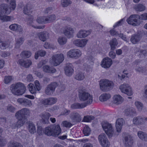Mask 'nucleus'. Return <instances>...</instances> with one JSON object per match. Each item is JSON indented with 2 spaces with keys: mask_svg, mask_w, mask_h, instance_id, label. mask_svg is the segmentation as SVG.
Listing matches in <instances>:
<instances>
[{
  "mask_svg": "<svg viewBox=\"0 0 147 147\" xmlns=\"http://www.w3.org/2000/svg\"><path fill=\"white\" fill-rule=\"evenodd\" d=\"M11 9L6 4L3 3L0 5V16L1 15L9 14Z\"/></svg>",
  "mask_w": 147,
  "mask_h": 147,
  "instance_id": "f8f14e48",
  "label": "nucleus"
},
{
  "mask_svg": "<svg viewBox=\"0 0 147 147\" xmlns=\"http://www.w3.org/2000/svg\"><path fill=\"white\" fill-rule=\"evenodd\" d=\"M18 63L20 65L26 68H29L32 64V61L29 59H20L18 60Z\"/></svg>",
  "mask_w": 147,
  "mask_h": 147,
  "instance_id": "5701e85b",
  "label": "nucleus"
},
{
  "mask_svg": "<svg viewBox=\"0 0 147 147\" xmlns=\"http://www.w3.org/2000/svg\"><path fill=\"white\" fill-rule=\"evenodd\" d=\"M28 86L31 93L34 94L36 93V90L33 84L30 83L28 85Z\"/></svg>",
  "mask_w": 147,
  "mask_h": 147,
  "instance_id": "8fccbe9b",
  "label": "nucleus"
},
{
  "mask_svg": "<svg viewBox=\"0 0 147 147\" xmlns=\"http://www.w3.org/2000/svg\"><path fill=\"white\" fill-rule=\"evenodd\" d=\"M7 110L9 112L13 113L16 110L15 108L11 105H9L7 107Z\"/></svg>",
  "mask_w": 147,
  "mask_h": 147,
  "instance_id": "680f3d73",
  "label": "nucleus"
},
{
  "mask_svg": "<svg viewBox=\"0 0 147 147\" xmlns=\"http://www.w3.org/2000/svg\"><path fill=\"white\" fill-rule=\"evenodd\" d=\"M53 130L52 126L46 127L44 129V133L48 136H52L54 137Z\"/></svg>",
  "mask_w": 147,
  "mask_h": 147,
  "instance_id": "473e14b6",
  "label": "nucleus"
},
{
  "mask_svg": "<svg viewBox=\"0 0 147 147\" xmlns=\"http://www.w3.org/2000/svg\"><path fill=\"white\" fill-rule=\"evenodd\" d=\"M118 44L117 40L115 38L112 39L111 41V50H114L116 48V47Z\"/></svg>",
  "mask_w": 147,
  "mask_h": 147,
  "instance_id": "c03bdc74",
  "label": "nucleus"
},
{
  "mask_svg": "<svg viewBox=\"0 0 147 147\" xmlns=\"http://www.w3.org/2000/svg\"><path fill=\"white\" fill-rule=\"evenodd\" d=\"M35 86L36 89L38 90L39 91L41 89V86L40 85L39 82L38 80H36L34 82Z\"/></svg>",
  "mask_w": 147,
  "mask_h": 147,
  "instance_id": "0e129e2a",
  "label": "nucleus"
},
{
  "mask_svg": "<svg viewBox=\"0 0 147 147\" xmlns=\"http://www.w3.org/2000/svg\"><path fill=\"white\" fill-rule=\"evenodd\" d=\"M32 8L31 5L30 4L28 3L24 7L23 11V13L25 14H29L31 12V9Z\"/></svg>",
  "mask_w": 147,
  "mask_h": 147,
  "instance_id": "c9c22d12",
  "label": "nucleus"
},
{
  "mask_svg": "<svg viewBox=\"0 0 147 147\" xmlns=\"http://www.w3.org/2000/svg\"><path fill=\"white\" fill-rule=\"evenodd\" d=\"M53 133L54 137H57L61 133V129L59 125H53L52 126Z\"/></svg>",
  "mask_w": 147,
  "mask_h": 147,
  "instance_id": "393cba45",
  "label": "nucleus"
},
{
  "mask_svg": "<svg viewBox=\"0 0 147 147\" xmlns=\"http://www.w3.org/2000/svg\"><path fill=\"white\" fill-rule=\"evenodd\" d=\"M125 115L126 116H133L136 114L135 109L133 108H131L125 110L124 111Z\"/></svg>",
  "mask_w": 147,
  "mask_h": 147,
  "instance_id": "7c9ffc66",
  "label": "nucleus"
},
{
  "mask_svg": "<svg viewBox=\"0 0 147 147\" xmlns=\"http://www.w3.org/2000/svg\"><path fill=\"white\" fill-rule=\"evenodd\" d=\"M73 68V66L71 63H69L66 64L64 70L65 74L67 76H70L72 75L74 71Z\"/></svg>",
  "mask_w": 147,
  "mask_h": 147,
  "instance_id": "dca6fc26",
  "label": "nucleus"
},
{
  "mask_svg": "<svg viewBox=\"0 0 147 147\" xmlns=\"http://www.w3.org/2000/svg\"><path fill=\"white\" fill-rule=\"evenodd\" d=\"M18 119V121L17 122L19 127L22 126L25 122L27 121V118H22L19 119L18 118H17Z\"/></svg>",
  "mask_w": 147,
  "mask_h": 147,
  "instance_id": "49530a36",
  "label": "nucleus"
},
{
  "mask_svg": "<svg viewBox=\"0 0 147 147\" xmlns=\"http://www.w3.org/2000/svg\"><path fill=\"white\" fill-rule=\"evenodd\" d=\"M0 20L3 21H8L11 20V17L9 16H5L4 14L1 15L0 16Z\"/></svg>",
  "mask_w": 147,
  "mask_h": 147,
  "instance_id": "4d7b16f0",
  "label": "nucleus"
},
{
  "mask_svg": "<svg viewBox=\"0 0 147 147\" xmlns=\"http://www.w3.org/2000/svg\"><path fill=\"white\" fill-rule=\"evenodd\" d=\"M98 138L100 144L102 146L107 147L109 146V142L104 134H101L98 136Z\"/></svg>",
  "mask_w": 147,
  "mask_h": 147,
  "instance_id": "9d476101",
  "label": "nucleus"
},
{
  "mask_svg": "<svg viewBox=\"0 0 147 147\" xmlns=\"http://www.w3.org/2000/svg\"><path fill=\"white\" fill-rule=\"evenodd\" d=\"M58 42L61 45H63L66 43L67 39L64 36H60L58 39Z\"/></svg>",
  "mask_w": 147,
  "mask_h": 147,
  "instance_id": "a19ab883",
  "label": "nucleus"
},
{
  "mask_svg": "<svg viewBox=\"0 0 147 147\" xmlns=\"http://www.w3.org/2000/svg\"><path fill=\"white\" fill-rule=\"evenodd\" d=\"M25 89V87L24 84L20 82L12 84L10 87L11 92L17 95H22L24 94Z\"/></svg>",
  "mask_w": 147,
  "mask_h": 147,
  "instance_id": "f03ea898",
  "label": "nucleus"
},
{
  "mask_svg": "<svg viewBox=\"0 0 147 147\" xmlns=\"http://www.w3.org/2000/svg\"><path fill=\"white\" fill-rule=\"evenodd\" d=\"M124 144L126 147H130L133 144L134 141L132 137L129 135H127L124 137Z\"/></svg>",
  "mask_w": 147,
  "mask_h": 147,
  "instance_id": "a211bd4d",
  "label": "nucleus"
},
{
  "mask_svg": "<svg viewBox=\"0 0 147 147\" xmlns=\"http://www.w3.org/2000/svg\"><path fill=\"white\" fill-rule=\"evenodd\" d=\"M58 85V84L55 82H52L48 85L45 88V92L46 94L50 95L52 94Z\"/></svg>",
  "mask_w": 147,
  "mask_h": 147,
  "instance_id": "1a4fd4ad",
  "label": "nucleus"
},
{
  "mask_svg": "<svg viewBox=\"0 0 147 147\" xmlns=\"http://www.w3.org/2000/svg\"><path fill=\"white\" fill-rule=\"evenodd\" d=\"M138 52L140 57L145 58L147 55V49H140Z\"/></svg>",
  "mask_w": 147,
  "mask_h": 147,
  "instance_id": "ea45409f",
  "label": "nucleus"
},
{
  "mask_svg": "<svg viewBox=\"0 0 147 147\" xmlns=\"http://www.w3.org/2000/svg\"><path fill=\"white\" fill-rule=\"evenodd\" d=\"M78 96L79 100L86 106L91 104L93 101L92 96L90 93L84 90H80L79 92Z\"/></svg>",
  "mask_w": 147,
  "mask_h": 147,
  "instance_id": "f257e3e1",
  "label": "nucleus"
},
{
  "mask_svg": "<svg viewBox=\"0 0 147 147\" xmlns=\"http://www.w3.org/2000/svg\"><path fill=\"white\" fill-rule=\"evenodd\" d=\"M110 98V95L109 94L104 93L102 94L99 97V100L102 102L107 100Z\"/></svg>",
  "mask_w": 147,
  "mask_h": 147,
  "instance_id": "72a5a7b5",
  "label": "nucleus"
},
{
  "mask_svg": "<svg viewBox=\"0 0 147 147\" xmlns=\"http://www.w3.org/2000/svg\"><path fill=\"white\" fill-rule=\"evenodd\" d=\"M7 143V141L5 139H4L3 138L0 136V146H4Z\"/></svg>",
  "mask_w": 147,
  "mask_h": 147,
  "instance_id": "338daca9",
  "label": "nucleus"
},
{
  "mask_svg": "<svg viewBox=\"0 0 147 147\" xmlns=\"http://www.w3.org/2000/svg\"><path fill=\"white\" fill-rule=\"evenodd\" d=\"M10 5L8 6L11 9V10H14L16 7V1L14 0H11L9 2Z\"/></svg>",
  "mask_w": 147,
  "mask_h": 147,
  "instance_id": "13d9d810",
  "label": "nucleus"
},
{
  "mask_svg": "<svg viewBox=\"0 0 147 147\" xmlns=\"http://www.w3.org/2000/svg\"><path fill=\"white\" fill-rule=\"evenodd\" d=\"M83 133L85 136H88L90 133V128L87 126H85L83 130Z\"/></svg>",
  "mask_w": 147,
  "mask_h": 147,
  "instance_id": "09e8293b",
  "label": "nucleus"
},
{
  "mask_svg": "<svg viewBox=\"0 0 147 147\" xmlns=\"http://www.w3.org/2000/svg\"><path fill=\"white\" fill-rule=\"evenodd\" d=\"M140 19V15L133 14L130 16L127 19L126 21L129 24L132 25L134 26H139L141 24Z\"/></svg>",
  "mask_w": 147,
  "mask_h": 147,
  "instance_id": "7ed1b4c3",
  "label": "nucleus"
},
{
  "mask_svg": "<svg viewBox=\"0 0 147 147\" xmlns=\"http://www.w3.org/2000/svg\"><path fill=\"white\" fill-rule=\"evenodd\" d=\"M45 20H46V17L42 16L38 17L36 20V21L39 24L47 23V22H45L46 21Z\"/></svg>",
  "mask_w": 147,
  "mask_h": 147,
  "instance_id": "603ef678",
  "label": "nucleus"
},
{
  "mask_svg": "<svg viewBox=\"0 0 147 147\" xmlns=\"http://www.w3.org/2000/svg\"><path fill=\"white\" fill-rule=\"evenodd\" d=\"M137 135L140 139L144 141H147V134L145 132L139 131L138 132Z\"/></svg>",
  "mask_w": 147,
  "mask_h": 147,
  "instance_id": "c756f323",
  "label": "nucleus"
},
{
  "mask_svg": "<svg viewBox=\"0 0 147 147\" xmlns=\"http://www.w3.org/2000/svg\"><path fill=\"white\" fill-rule=\"evenodd\" d=\"M141 38L142 36L139 34H134L131 36L130 41L133 44H136L140 41Z\"/></svg>",
  "mask_w": 147,
  "mask_h": 147,
  "instance_id": "cd10ccee",
  "label": "nucleus"
},
{
  "mask_svg": "<svg viewBox=\"0 0 147 147\" xmlns=\"http://www.w3.org/2000/svg\"><path fill=\"white\" fill-rule=\"evenodd\" d=\"M69 117L72 123H79L82 120V117L78 113L75 112L70 114Z\"/></svg>",
  "mask_w": 147,
  "mask_h": 147,
  "instance_id": "9b49d317",
  "label": "nucleus"
},
{
  "mask_svg": "<svg viewBox=\"0 0 147 147\" xmlns=\"http://www.w3.org/2000/svg\"><path fill=\"white\" fill-rule=\"evenodd\" d=\"M46 52L45 51L43 50H40L36 52L35 55V58L37 59L39 56L41 57L44 56L46 54Z\"/></svg>",
  "mask_w": 147,
  "mask_h": 147,
  "instance_id": "79ce46f5",
  "label": "nucleus"
},
{
  "mask_svg": "<svg viewBox=\"0 0 147 147\" xmlns=\"http://www.w3.org/2000/svg\"><path fill=\"white\" fill-rule=\"evenodd\" d=\"M24 40V39L22 37H21L18 38L16 40L15 48L17 49L19 48L20 45L23 43Z\"/></svg>",
  "mask_w": 147,
  "mask_h": 147,
  "instance_id": "4c0bfd02",
  "label": "nucleus"
},
{
  "mask_svg": "<svg viewBox=\"0 0 147 147\" xmlns=\"http://www.w3.org/2000/svg\"><path fill=\"white\" fill-rule=\"evenodd\" d=\"M74 32V30L73 29L70 27L65 28L63 31L64 34L68 38L73 37Z\"/></svg>",
  "mask_w": 147,
  "mask_h": 147,
  "instance_id": "aec40b11",
  "label": "nucleus"
},
{
  "mask_svg": "<svg viewBox=\"0 0 147 147\" xmlns=\"http://www.w3.org/2000/svg\"><path fill=\"white\" fill-rule=\"evenodd\" d=\"M82 55L81 51L77 49H73L70 50L67 53L68 57L75 59L80 57Z\"/></svg>",
  "mask_w": 147,
  "mask_h": 147,
  "instance_id": "0eeeda50",
  "label": "nucleus"
},
{
  "mask_svg": "<svg viewBox=\"0 0 147 147\" xmlns=\"http://www.w3.org/2000/svg\"><path fill=\"white\" fill-rule=\"evenodd\" d=\"M135 105L138 110L140 111H141L143 108V104L140 102L136 101L135 102Z\"/></svg>",
  "mask_w": 147,
  "mask_h": 147,
  "instance_id": "864d4df0",
  "label": "nucleus"
},
{
  "mask_svg": "<svg viewBox=\"0 0 147 147\" xmlns=\"http://www.w3.org/2000/svg\"><path fill=\"white\" fill-rule=\"evenodd\" d=\"M116 130V131H114L113 129L111 126V137H117L119 135V133Z\"/></svg>",
  "mask_w": 147,
  "mask_h": 147,
  "instance_id": "69168bd1",
  "label": "nucleus"
},
{
  "mask_svg": "<svg viewBox=\"0 0 147 147\" xmlns=\"http://www.w3.org/2000/svg\"><path fill=\"white\" fill-rule=\"evenodd\" d=\"M88 41V40L86 39H76L74 41L73 43L77 46L82 47L86 45Z\"/></svg>",
  "mask_w": 147,
  "mask_h": 147,
  "instance_id": "412c9836",
  "label": "nucleus"
},
{
  "mask_svg": "<svg viewBox=\"0 0 147 147\" xmlns=\"http://www.w3.org/2000/svg\"><path fill=\"white\" fill-rule=\"evenodd\" d=\"M63 125L66 127H70L73 125L71 123L67 121H63L62 123Z\"/></svg>",
  "mask_w": 147,
  "mask_h": 147,
  "instance_id": "052dcab7",
  "label": "nucleus"
},
{
  "mask_svg": "<svg viewBox=\"0 0 147 147\" xmlns=\"http://www.w3.org/2000/svg\"><path fill=\"white\" fill-rule=\"evenodd\" d=\"M31 53L29 51H23L20 54L21 57L24 58H29L31 55Z\"/></svg>",
  "mask_w": 147,
  "mask_h": 147,
  "instance_id": "e433bc0d",
  "label": "nucleus"
},
{
  "mask_svg": "<svg viewBox=\"0 0 147 147\" xmlns=\"http://www.w3.org/2000/svg\"><path fill=\"white\" fill-rule=\"evenodd\" d=\"M100 89L104 92L109 90L110 87V81L106 79H101L99 82Z\"/></svg>",
  "mask_w": 147,
  "mask_h": 147,
  "instance_id": "20e7f679",
  "label": "nucleus"
},
{
  "mask_svg": "<svg viewBox=\"0 0 147 147\" xmlns=\"http://www.w3.org/2000/svg\"><path fill=\"white\" fill-rule=\"evenodd\" d=\"M28 128L29 131L31 134H33L36 132L35 126L32 123H29Z\"/></svg>",
  "mask_w": 147,
  "mask_h": 147,
  "instance_id": "a18cd8bd",
  "label": "nucleus"
},
{
  "mask_svg": "<svg viewBox=\"0 0 147 147\" xmlns=\"http://www.w3.org/2000/svg\"><path fill=\"white\" fill-rule=\"evenodd\" d=\"M30 113L29 109L26 108H24L17 112L15 114V116L17 118L20 119L22 118H26V115H29Z\"/></svg>",
  "mask_w": 147,
  "mask_h": 147,
  "instance_id": "6e6552de",
  "label": "nucleus"
},
{
  "mask_svg": "<svg viewBox=\"0 0 147 147\" xmlns=\"http://www.w3.org/2000/svg\"><path fill=\"white\" fill-rule=\"evenodd\" d=\"M41 102V103L46 107L50 105L48 98L42 99Z\"/></svg>",
  "mask_w": 147,
  "mask_h": 147,
  "instance_id": "e2e57ef3",
  "label": "nucleus"
},
{
  "mask_svg": "<svg viewBox=\"0 0 147 147\" xmlns=\"http://www.w3.org/2000/svg\"><path fill=\"white\" fill-rule=\"evenodd\" d=\"M20 144L15 141H11L8 144V147H17Z\"/></svg>",
  "mask_w": 147,
  "mask_h": 147,
  "instance_id": "3c124183",
  "label": "nucleus"
},
{
  "mask_svg": "<svg viewBox=\"0 0 147 147\" xmlns=\"http://www.w3.org/2000/svg\"><path fill=\"white\" fill-rule=\"evenodd\" d=\"M64 59V56L62 53L53 55L50 60V63L54 66L60 64Z\"/></svg>",
  "mask_w": 147,
  "mask_h": 147,
  "instance_id": "39448f33",
  "label": "nucleus"
},
{
  "mask_svg": "<svg viewBox=\"0 0 147 147\" xmlns=\"http://www.w3.org/2000/svg\"><path fill=\"white\" fill-rule=\"evenodd\" d=\"M85 76L84 74L81 72L77 73L75 76V78L79 81L83 80Z\"/></svg>",
  "mask_w": 147,
  "mask_h": 147,
  "instance_id": "37998d69",
  "label": "nucleus"
},
{
  "mask_svg": "<svg viewBox=\"0 0 147 147\" xmlns=\"http://www.w3.org/2000/svg\"><path fill=\"white\" fill-rule=\"evenodd\" d=\"M43 71L47 73H54L56 72V69L53 67H50L47 65H45L43 66Z\"/></svg>",
  "mask_w": 147,
  "mask_h": 147,
  "instance_id": "c85d7f7f",
  "label": "nucleus"
},
{
  "mask_svg": "<svg viewBox=\"0 0 147 147\" xmlns=\"http://www.w3.org/2000/svg\"><path fill=\"white\" fill-rule=\"evenodd\" d=\"M133 124L136 125H141L147 121V117L141 116L135 117L132 120Z\"/></svg>",
  "mask_w": 147,
  "mask_h": 147,
  "instance_id": "ddd939ff",
  "label": "nucleus"
},
{
  "mask_svg": "<svg viewBox=\"0 0 147 147\" xmlns=\"http://www.w3.org/2000/svg\"><path fill=\"white\" fill-rule=\"evenodd\" d=\"M50 105H51L55 104L57 101V99L54 97H50L48 98Z\"/></svg>",
  "mask_w": 147,
  "mask_h": 147,
  "instance_id": "bf43d9fd",
  "label": "nucleus"
},
{
  "mask_svg": "<svg viewBox=\"0 0 147 147\" xmlns=\"http://www.w3.org/2000/svg\"><path fill=\"white\" fill-rule=\"evenodd\" d=\"M113 103L117 105L121 104L123 101V98L120 95H115L113 98Z\"/></svg>",
  "mask_w": 147,
  "mask_h": 147,
  "instance_id": "bb28decb",
  "label": "nucleus"
},
{
  "mask_svg": "<svg viewBox=\"0 0 147 147\" xmlns=\"http://www.w3.org/2000/svg\"><path fill=\"white\" fill-rule=\"evenodd\" d=\"M51 116V114L48 112L43 113L41 115L42 118L41 122L45 124H48L49 123V118Z\"/></svg>",
  "mask_w": 147,
  "mask_h": 147,
  "instance_id": "6ab92c4d",
  "label": "nucleus"
},
{
  "mask_svg": "<svg viewBox=\"0 0 147 147\" xmlns=\"http://www.w3.org/2000/svg\"><path fill=\"white\" fill-rule=\"evenodd\" d=\"M7 46V43L5 41H0V48L2 49H4Z\"/></svg>",
  "mask_w": 147,
  "mask_h": 147,
  "instance_id": "774afa93",
  "label": "nucleus"
},
{
  "mask_svg": "<svg viewBox=\"0 0 147 147\" xmlns=\"http://www.w3.org/2000/svg\"><path fill=\"white\" fill-rule=\"evenodd\" d=\"M94 118V117L92 115H87L84 116L83 121L85 122H90Z\"/></svg>",
  "mask_w": 147,
  "mask_h": 147,
  "instance_id": "de8ad7c7",
  "label": "nucleus"
},
{
  "mask_svg": "<svg viewBox=\"0 0 147 147\" xmlns=\"http://www.w3.org/2000/svg\"><path fill=\"white\" fill-rule=\"evenodd\" d=\"M49 34L48 32L44 31L39 32L38 36L39 39L41 41L44 42L49 38Z\"/></svg>",
  "mask_w": 147,
  "mask_h": 147,
  "instance_id": "4be33fe9",
  "label": "nucleus"
},
{
  "mask_svg": "<svg viewBox=\"0 0 147 147\" xmlns=\"http://www.w3.org/2000/svg\"><path fill=\"white\" fill-rule=\"evenodd\" d=\"M91 32L92 30H81L77 33V36L80 38H85L90 35Z\"/></svg>",
  "mask_w": 147,
  "mask_h": 147,
  "instance_id": "4468645a",
  "label": "nucleus"
},
{
  "mask_svg": "<svg viewBox=\"0 0 147 147\" xmlns=\"http://www.w3.org/2000/svg\"><path fill=\"white\" fill-rule=\"evenodd\" d=\"M101 124L105 133L109 137L110 136V124L107 121H104L102 122Z\"/></svg>",
  "mask_w": 147,
  "mask_h": 147,
  "instance_id": "f3484780",
  "label": "nucleus"
},
{
  "mask_svg": "<svg viewBox=\"0 0 147 147\" xmlns=\"http://www.w3.org/2000/svg\"><path fill=\"white\" fill-rule=\"evenodd\" d=\"M101 66L105 69L109 68L110 66V59L109 57H106L102 60Z\"/></svg>",
  "mask_w": 147,
  "mask_h": 147,
  "instance_id": "a878e982",
  "label": "nucleus"
},
{
  "mask_svg": "<svg viewBox=\"0 0 147 147\" xmlns=\"http://www.w3.org/2000/svg\"><path fill=\"white\" fill-rule=\"evenodd\" d=\"M136 70L140 73H144L146 71V68L145 67H140L137 66L135 68Z\"/></svg>",
  "mask_w": 147,
  "mask_h": 147,
  "instance_id": "6e6d98bb",
  "label": "nucleus"
},
{
  "mask_svg": "<svg viewBox=\"0 0 147 147\" xmlns=\"http://www.w3.org/2000/svg\"><path fill=\"white\" fill-rule=\"evenodd\" d=\"M134 8L137 11H142L145 10L146 7L143 4L139 3L135 5Z\"/></svg>",
  "mask_w": 147,
  "mask_h": 147,
  "instance_id": "f704fd0d",
  "label": "nucleus"
},
{
  "mask_svg": "<svg viewBox=\"0 0 147 147\" xmlns=\"http://www.w3.org/2000/svg\"><path fill=\"white\" fill-rule=\"evenodd\" d=\"M119 88L122 92L126 94L128 96H131L133 94L131 88L128 84L124 83L120 85Z\"/></svg>",
  "mask_w": 147,
  "mask_h": 147,
  "instance_id": "423d86ee",
  "label": "nucleus"
},
{
  "mask_svg": "<svg viewBox=\"0 0 147 147\" xmlns=\"http://www.w3.org/2000/svg\"><path fill=\"white\" fill-rule=\"evenodd\" d=\"M46 17V21L45 22L47 23H51L55 20L56 17L55 15L53 14L51 15H49Z\"/></svg>",
  "mask_w": 147,
  "mask_h": 147,
  "instance_id": "58836bf2",
  "label": "nucleus"
},
{
  "mask_svg": "<svg viewBox=\"0 0 147 147\" xmlns=\"http://www.w3.org/2000/svg\"><path fill=\"white\" fill-rule=\"evenodd\" d=\"M71 3V2L70 0H62L61 2V5L63 7H66Z\"/></svg>",
  "mask_w": 147,
  "mask_h": 147,
  "instance_id": "5fc2aeb1",
  "label": "nucleus"
},
{
  "mask_svg": "<svg viewBox=\"0 0 147 147\" xmlns=\"http://www.w3.org/2000/svg\"><path fill=\"white\" fill-rule=\"evenodd\" d=\"M86 107L83 103H80L78 102L74 103L71 106V107L72 109H83Z\"/></svg>",
  "mask_w": 147,
  "mask_h": 147,
  "instance_id": "2f4dec72",
  "label": "nucleus"
},
{
  "mask_svg": "<svg viewBox=\"0 0 147 147\" xmlns=\"http://www.w3.org/2000/svg\"><path fill=\"white\" fill-rule=\"evenodd\" d=\"M124 120L123 118H119L116 121V128L118 132H121L122 127L123 123H124Z\"/></svg>",
  "mask_w": 147,
  "mask_h": 147,
  "instance_id": "b1692460",
  "label": "nucleus"
},
{
  "mask_svg": "<svg viewBox=\"0 0 147 147\" xmlns=\"http://www.w3.org/2000/svg\"><path fill=\"white\" fill-rule=\"evenodd\" d=\"M17 102L19 104L25 107H30L32 105L31 101L27 99L20 98L18 99Z\"/></svg>",
  "mask_w": 147,
  "mask_h": 147,
  "instance_id": "2eb2a0df",
  "label": "nucleus"
}]
</instances>
